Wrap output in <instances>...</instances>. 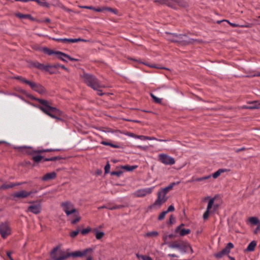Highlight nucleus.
<instances>
[{"label":"nucleus","mask_w":260,"mask_h":260,"mask_svg":"<svg viewBox=\"0 0 260 260\" xmlns=\"http://www.w3.org/2000/svg\"><path fill=\"white\" fill-rule=\"evenodd\" d=\"M179 182H172L171 184H170V185H168L167 187L161 189L160 190V191H161L163 193V194L166 195L168 193V192H169L171 190L173 189L175 185L179 184Z\"/></svg>","instance_id":"aec40b11"},{"label":"nucleus","mask_w":260,"mask_h":260,"mask_svg":"<svg viewBox=\"0 0 260 260\" xmlns=\"http://www.w3.org/2000/svg\"><path fill=\"white\" fill-rule=\"evenodd\" d=\"M174 210H175L174 207L173 205H170L169 207L168 210L166 211L167 212V213H168L169 212H172V211H174Z\"/></svg>","instance_id":"6e6d98bb"},{"label":"nucleus","mask_w":260,"mask_h":260,"mask_svg":"<svg viewBox=\"0 0 260 260\" xmlns=\"http://www.w3.org/2000/svg\"><path fill=\"white\" fill-rule=\"evenodd\" d=\"M57 159H58L57 157H52L51 158H45L44 159V161H55Z\"/></svg>","instance_id":"603ef678"},{"label":"nucleus","mask_w":260,"mask_h":260,"mask_svg":"<svg viewBox=\"0 0 260 260\" xmlns=\"http://www.w3.org/2000/svg\"><path fill=\"white\" fill-rule=\"evenodd\" d=\"M260 107V103L254 101L251 103V105L249 107H247V108L249 109H258Z\"/></svg>","instance_id":"c85d7f7f"},{"label":"nucleus","mask_w":260,"mask_h":260,"mask_svg":"<svg viewBox=\"0 0 260 260\" xmlns=\"http://www.w3.org/2000/svg\"><path fill=\"white\" fill-rule=\"evenodd\" d=\"M183 226H184V224H181L180 226H178L175 230L176 233H179L182 236L186 235L190 233L189 229H181V227Z\"/></svg>","instance_id":"a211bd4d"},{"label":"nucleus","mask_w":260,"mask_h":260,"mask_svg":"<svg viewBox=\"0 0 260 260\" xmlns=\"http://www.w3.org/2000/svg\"><path fill=\"white\" fill-rule=\"evenodd\" d=\"M226 21H227L233 27H236V26H237V24H236L235 23H231V22H230L229 21H228L227 20H226Z\"/></svg>","instance_id":"338daca9"},{"label":"nucleus","mask_w":260,"mask_h":260,"mask_svg":"<svg viewBox=\"0 0 260 260\" xmlns=\"http://www.w3.org/2000/svg\"><path fill=\"white\" fill-rule=\"evenodd\" d=\"M168 198L166 197V195L163 194V193L159 191L157 193V198L152 205V206L160 207L162 204L165 203L168 200Z\"/></svg>","instance_id":"ddd939ff"},{"label":"nucleus","mask_w":260,"mask_h":260,"mask_svg":"<svg viewBox=\"0 0 260 260\" xmlns=\"http://www.w3.org/2000/svg\"><path fill=\"white\" fill-rule=\"evenodd\" d=\"M110 165L109 164V162H108L105 167V174H108L110 171Z\"/></svg>","instance_id":"de8ad7c7"},{"label":"nucleus","mask_w":260,"mask_h":260,"mask_svg":"<svg viewBox=\"0 0 260 260\" xmlns=\"http://www.w3.org/2000/svg\"><path fill=\"white\" fill-rule=\"evenodd\" d=\"M56 56L58 58L64 62H67V61L63 57L67 58L71 61H76L78 60V59L73 58L70 56L68 55V54L59 51H56Z\"/></svg>","instance_id":"dca6fc26"},{"label":"nucleus","mask_w":260,"mask_h":260,"mask_svg":"<svg viewBox=\"0 0 260 260\" xmlns=\"http://www.w3.org/2000/svg\"><path fill=\"white\" fill-rule=\"evenodd\" d=\"M41 22H46V23H50L51 22V20L49 18H46L44 19V20H42L40 21Z\"/></svg>","instance_id":"680f3d73"},{"label":"nucleus","mask_w":260,"mask_h":260,"mask_svg":"<svg viewBox=\"0 0 260 260\" xmlns=\"http://www.w3.org/2000/svg\"><path fill=\"white\" fill-rule=\"evenodd\" d=\"M41 211V205L39 203H33L27 209V212H30L34 214H38Z\"/></svg>","instance_id":"4468645a"},{"label":"nucleus","mask_w":260,"mask_h":260,"mask_svg":"<svg viewBox=\"0 0 260 260\" xmlns=\"http://www.w3.org/2000/svg\"><path fill=\"white\" fill-rule=\"evenodd\" d=\"M57 174L55 172H52L51 173H47L43 176L42 180L44 181H47L49 180H53L56 178Z\"/></svg>","instance_id":"6ab92c4d"},{"label":"nucleus","mask_w":260,"mask_h":260,"mask_svg":"<svg viewBox=\"0 0 260 260\" xmlns=\"http://www.w3.org/2000/svg\"><path fill=\"white\" fill-rule=\"evenodd\" d=\"M50 256L53 260H64L70 256V253H66L59 247H56L50 252Z\"/></svg>","instance_id":"7ed1b4c3"},{"label":"nucleus","mask_w":260,"mask_h":260,"mask_svg":"<svg viewBox=\"0 0 260 260\" xmlns=\"http://www.w3.org/2000/svg\"><path fill=\"white\" fill-rule=\"evenodd\" d=\"M43 51L48 55H52L55 54L56 55V51H54L53 50L50 49L47 47H44L43 48Z\"/></svg>","instance_id":"c756f323"},{"label":"nucleus","mask_w":260,"mask_h":260,"mask_svg":"<svg viewBox=\"0 0 260 260\" xmlns=\"http://www.w3.org/2000/svg\"><path fill=\"white\" fill-rule=\"evenodd\" d=\"M234 247V245L232 243H229L225 247L227 250L230 252V250Z\"/></svg>","instance_id":"49530a36"},{"label":"nucleus","mask_w":260,"mask_h":260,"mask_svg":"<svg viewBox=\"0 0 260 260\" xmlns=\"http://www.w3.org/2000/svg\"><path fill=\"white\" fill-rule=\"evenodd\" d=\"M121 174H122V172L121 171H113L112 172H111L112 175H116L118 177L120 176Z\"/></svg>","instance_id":"8fccbe9b"},{"label":"nucleus","mask_w":260,"mask_h":260,"mask_svg":"<svg viewBox=\"0 0 260 260\" xmlns=\"http://www.w3.org/2000/svg\"><path fill=\"white\" fill-rule=\"evenodd\" d=\"M154 187L146 188L142 189H139L136 192V196L138 197H143L147 194L151 193Z\"/></svg>","instance_id":"2eb2a0df"},{"label":"nucleus","mask_w":260,"mask_h":260,"mask_svg":"<svg viewBox=\"0 0 260 260\" xmlns=\"http://www.w3.org/2000/svg\"><path fill=\"white\" fill-rule=\"evenodd\" d=\"M210 177H211L210 175H208V176L203 177H201V178L192 177V178L189 181V182H194V181H198V182H199V181H204L205 180L208 179L210 178Z\"/></svg>","instance_id":"a878e982"},{"label":"nucleus","mask_w":260,"mask_h":260,"mask_svg":"<svg viewBox=\"0 0 260 260\" xmlns=\"http://www.w3.org/2000/svg\"><path fill=\"white\" fill-rule=\"evenodd\" d=\"M101 9L102 10V12L106 11H109V12H112L115 14H117V12H118L116 9H113L111 8H109V7H102V8H101Z\"/></svg>","instance_id":"7c9ffc66"},{"label":"nucleus","mask_w":260,"mask_h":260,"mask_svg":"<svg viewBox=\"0 0 260 260\" xmlns=\"http://www.w3.org/2000/svg\"><path fill=\"white\" fill-rule=\"evenodd\" d=\"M167 213V212H166V211L162 212L159 214V215L158 216V220H162L165 217Z\"/></svg>","instance_id":"79ce46f5"},{"label":"nucleus","mask_w":260,"mask_h":260,"mask_svg":"<svg viewBox=\"0 0 260 260\" xmlns=\"http://www.w3.org/2000/svg\"><path fill=\"white\" fill-rule=\"evenodd\" d=\"M80 8L93 10V11L98 12H102V9H101V8H95L92 6H80Z\"/></svg>","instance_id":"cd10ccee"},{"label":"nucleus","mask_w":260,"mask_h":260,"mask_svg":"<svg viewBox=\"0 0 260 260\" xmlns=\"http://www.w3.org/2000/svg\"><path fill=\"white\" fill-rule=\"evenodd\" d=\"M158 160L165 165H173L175 163L173 157L164 153L158 155Z\"/></svg>","instance_id":"0eeeda50"},{"label":"nucleus","mask_w":260,"mask_h":260,"mask_svg":"<svg viewBox=\"0 0 260 260\" xmlns=\"http://www.w3.org/2000/svg\"><path fill=\"white\" fill-rule=\"evenodd\" d=\"M150 96L152 98V99L153 100V101L155 103H157V104H160L161 103V101H162L161 99L156 97L155 95H154L152 93L150 94Z\"/></svg>","instance_id":"c9c22d12"},{"label":"nucleus","mask_w":260,"mask_h":260,"mask_svg":"<svg viewBox=\"0 0 260 260\" xmlns=\"http://www.w3.org/2000/svg\"><path fill=\"white\" fill-rule=\"evenodd\" d=\"M73 218L71 220V223L72 224H75L81 220V217L80 216L78 211L76 213H74L73 216Z\"/></svg>","instance_id":"5701e85b"},{"label":"nucleus","mask_w":260,"mask_h":260,"mask_svg":"<svg viewBox=\"0 0 260 260\" xmlns=\"http://www.w3.org/2000/svg\"><path fill=\"white\" fill-rule=\"evenodd\" d=\"M90 229H83V230H82L81 231V233L82 235H86L87 233H88L90 232Z\"/></svg>","instance_id":"3c124183"},{"label":"nucleus","mask_w":260,"mask_h":260,"mask_svg":"<svg viewBox=\"0 0 260 260\" xmlns=\"http://www.w3.org/2000/svg\"><path fill=\"white\" fill-rule=\"evenodd\" d=\"M224 172V170L223 169H219L218 171L215 172L213 174L212 177L214 178H217L218 176H220V175Z\"/></svg>","instance_id":"f704fd0d"},{"label":"nucleus","mask_w":260,"mask_h":260,"mask_svg":"<svg viewBox=\"0 0 260 260\" xmlns=\"http://www.w3.org/2000/svg\"><path fill=\"white\" fill-rule=\"evenodd\" d=\"M61 206L67 216H69L71 214L76 213L78 211V210L75 208L74 205L69 201L62 203Z\"/></svg>","instance_id":"423d86ee"},{"label":"nucleus","mask_w":260,"mask_h":260,"mask_svg":"<svg viewBox=\"0 0 260 260\" xmlns=\"http://www.w3.org/2000/svg\"><path fill=\"white\" fill-rule=\"evenodd\" d=\"M80 76L83 82L93 89H96L98 87H106V86L101 84L96 77L92 74L83 72Z\"/></svg>","instance_id":"f03ea898"},{"label":"nucleus","mask_w":260,"mask_h":260,"mask_svg":"<svg viewBox=\"0 0 260 260\" xmlns=\"http://www.w3.org/2000/svg\"><path fill=\"white\" fill-rule=\"evenodd\" d=\"M249 221L253 224H258L260 222L258 218L255 217H250Z\"/></svg>","instance_id":"72a5a7b5"},{"label":"nucleus","mask_w":260,"mask_h":260,"mask_svg":"<svg viewBox=\"0 0 260 260\" xmlns=\"http://www.w3.org/2000/svg\"><path fill=\"white\" fill-rule=\"evenodd\" d=\"M221 253H222V255H224L226 254H229L230 252L227 250V249L224 248L223 249H222L221 251Z\"/></svg>","instance_id":"13d9d810"},{"label":"nucleus","mask_w":260,"mask_h":260,"mask_svg":"<svg viewBox=\"0 0 260 260\" xmlns=\"http://www.w3.org/2000/svg\"><path fill=\"white\" fill-rule=\"evenodd\" d=\"M80 232V230L79 229H78L76 231H72L70 233V236L74 238H75V237H76L79 233V232Z\"/></svg>","instance_id":"58836bf2"},{"label":"nucleus","mask_w":260,"mask_h":260,"mask_svg":"<svg viewBox=\"0 0 260 260\" xmlns=\"http://www.w3.org/2000/svg\"><path fill=\"white\" fill-rule=\"evenodd\" d=\"M92 251L91 248H88L81 251H76L70 253V256L74 257L86 256Z\"/></svg>","instance_id":"f8f14e48"},{"label":"nucleus","mask_w":260,"mask_h":260,"mask_svg":"<svg viewBox=\"0 0 260 260\" xmlns=\"http://www.w3.org/2000/svg\"><path fill=\"white\" fill-rule=\"evenodd\" d=\"M158 235V233L156 231H152L150 232H148L145 234V237H155Z\"/></svg>","instance_id":"473e14b6"},{"label":"nucleus","mask_w":260,"mask_h":260,"mask_svg":"<svg viewBox=\"0 0 260 260\" xmlns=\"http://www.w3.org/2000/svg\"><path fill=\"white\" fill-rule=\"evenodd\" d=\"M176 237V235L174 234H170L168 236H164L163 237V240L165 242V244H167L169 245V243H171L169 241L172 240L173 239Z\"/></svg>","instance_id":"393cba45"},{"label":"nucleus","mask_w":260,"mask_h":260,"mask_svg":"<svg viewBox=\"0 0 260 260\" xmlns=\"http://www.w3.org/2000/svg\"><path fill=\"white\" fill-rule=\"evenodd\" d=\"M105 234L103 232H97L95 234L96 238L98 240L101 239L104 236Z\"/></svg>","instance_id":"ea45409f"},{"label":"nucleus","mask_w":260,"mask_h":260,"mask_svg":"<svg viewBox=\"0 0 260 260\" xmlns=\"http://www.w3.org/2000/svg\"><path fill=\"white\" fill-rule=\"evenodd\" d=\"M36 191H27L24 190L13 193L11 196L14 200L16 201V199H25L29 196L31 193H35Z\"/></svg>","instance_id":"1a4fd4ad"},{"label":"nucleus","mask_w":260,"mask_h":260,"mask_svg":"<svg viewBox=\"0 0 260 260\" xmlns=\"http://www.w3.org/2000/svg\"><path fill=\"white\" fill-rule=\"evenodd\" d=\"M259 231H260V222L258 224L257 228L254 230V234H257Z\"/></svg>","instance_id":"bf43d9fd"},{"label":"nucleus","mask_w":260,"mask_h":260,"mask_svg":"<svg viewBox=\"0 0 260 260\" xmlns=\"http://www.w3.org/2000/svg\"><path fill=\"white\" fill-rule=\"evenodd\" d=\"M64 41H66V43H77V40L76 39H66L64 38Z\"/></svg>","instance_id":"a18cd8bd"},{"label":"nucleus","mask_w":260,"mask_h":260,"mask_svg":"<svg viewBox=\"0 0 260 260\" xmlns=\"http://www.w3.org/2000/svg\"><path fill=\"white\" fill-rule=\"evenodd\" d=\"M108 146H110L113 148H119V146L117 144H114L111 142H109Z\"/></svg>","instance_id":"5fc2aeb1"},{"label":"nucleus","mask_w":260,"mask_h":260,"mask_svg":"<svg viewBox=\"0 0 260 260\" xmlns=\"http://www.w3.org/2000/svg\"><path fill=\"white\" fill-rule=\"evenodd\" d=\"M102 87H98V89H94V90H96L97 94L100 96H102L104 95L105 93L102 92V90L100 89Z\"/></svg>","instance_id":"09e8293b"},{"label":"nucleus","mask_w":260,"mask_h":260,"mask_svg":"<svg viewBox=\"0 0 260 260\" xmlns=\"http://www.w3.org/2000/svg\"><path fill=\"white\" fill-rule=\"evenodd\" d=\"M169 247L171 248H176L182 252H188L189 250L192 251V248L186 242L183 241H174L171 243H169Z\"/></svg>","instance_id":"20e7f679"},{"label":"nucleus","mask_w":260,"mask_h":260,"mask_svg":"<svg viewBox=\"0 0 260 260\" xmlns=\"http://www.w3.org/2000/svg\"><path fill=\"white\" fill-rule=\"evenodd\" d=\"M186 36L183 35H174L172 36V38L170 39L172 42H184V43H187L189 42L185 40Z\"/></svg>","instance_id":"f3484780"},{"label":"nucleus","mask_w":260,"mask_h":260,"mask_svg":"<svg viewBox=\"0 0 260 260\" xmlns=\"http://www.w3.org/2000/svg\"><path fill=\"white\" fill-rule=\"evenodd\" d=\"M223 255H222V253L221 251L216 253L215 254V256L217 258H221Z\"/></svg>","instance_id":"4d7b16f0"},{"label":"nucleus","mask_w":260,"mask_h":260,"mask_svg":"<svg viewBox=\"0 0 260 260\" xmlns=\"http://www.w3.org/2000/svg\"><path fill=\"white\" fill-rule=\"evenodd\" d=\"M135 138H137V139H139L142 141H145V140H157L159 141H165L164 140H157L156 138H155L154 137L145 136H143V135H136L135 136Z\"/></svg>","instance_id":"412c9836"},{"label":"nucleus","mask_w":260,"mask_h":260,"mask_svg":"<svg viewBox=\"0 0 260 260\" xmlns=\"http://www.w3.org/2000/svg\"><path fill=\"white\" fill-rule=\"evenodd\" d=\"M0 234L3 238H7L11 234V230L7 223L0 224Z\"/></svg>","instance_id":"9d476101"},{"label":"nucleus","mask_w":260,"mask_h":260,"mask_svg":"<svg viewBox=\"0 0 260 260\" xmlns=\"http://www.w3.org/2000/svg\"><path fill=\"white\" fill-rule=\"evenodd\" d=\"M35 100L41 104L38 107L41 110L50 117L56 119V121L62 120V117H64V114L60 110L51 106L49 101L38 98L35 99Z\"/></svg>","instance_id":"f257e3e1"},{"label":"nucleus","mask_w":260,"mask_h":260,"mask_svg":"<svg viewBox=\"0 0 260 260\" xmlns=\"http://www.w3.org/2000/svg\"><path fill=\"white\" fill-rule=\"evenodd\" d=\"M106 208H108L110 210H115V209H120L122 207V206L121 205H119V206H117V205H115V206H110L109 207H105Z\"/></svg>","instance_id":"c03bdc74"},{"label":"nucleus","mask_w":260,"mask_h":260,"mask_svg":"<svg viewBox=\"0 0 260 260\" xmlns=\"http://www.w3.org/2000/svg\"><path fill=\"white\" fill-rule=\"evenodd\" d=\"M43 158V157L41 155H36L32 157L33 160L36 162H40Z\"/></svg>","instance_id":"4c0bfd02"},{"label":"nucleus","mask_w":260,"mask_h":260,"mask_svg":"<svg viewBox=\"0 0 260 260\" xmlns=\"http://www.w3.org/2000/svg\"><path fill=\"white\" fill-rule=\"evenodd\" d=\"M138 257L141 258L142 260H152V258L149 256L143 255L140 256L137 255Z\"/></svg>","instance_id":"37998d69"},{"label":"nucleus","mask_w":260,"mask_h":260,"mask_svg":"<svg viewBox=\"0 0 260 260\" xmlns=\"http://www.w3.org/2000/svg\"><path fill=\"white\" fill-rule=\"evenodd\" d=\"M256 245V243L255 241H253L251 242L248 245L246 250L248 251H252L254 250V248Z\"/></svg>","instance_id":"bb28decb"},{"label":"nucleus","mask_w":260,"mask_h":260,"mask_svg":"<svg viewBox=\"0 0 260 260\" xmlns=\"http://www.w3.org/2000/svg\"><path fill=\"white\" fill-rule=\"evenodd\" d=\"M35 66L39 69H44V70H47L49 66H45L43 64H42L41 63H39L38 62H36L34 63Z\"/></svg>","instance_id":"2f4dec72"},{"label":"nucleus","mask_w":260,"mask_h":260,"mask_svg":"<svg viewBox=\"0 0 260 260\" xmlns=\"http://www.w3.org/2000/svg\"><path fill=\"white\" fill-rule=\"evenodd\" d=\"M15 15L21 19L27 18L30 19L31 20L34 21L35 19L29 14H23L20 13H17L15 14Z\"/></svg>","instance_id":"4be33fe9"},{"label":"nucleus","mask_w":260,"mask_h":260,"mask_svg":"<svg viewBox=\"0 0 260 260\" xmlns=\"http://www.w3.org/2000/svg\"><path fill=\"white\" fill-rule=\"evenodd\" d=\"M165 4L169 7L176 8L177 5L185 7L187 4L183 0H166Z\"/></svg>","instance_id":"9b49d317"},{"label":"nucleus","mask_w":260,"mask_h":260,"mask_svg":"<svg viewBox=\"0 0 260 260\" xmlns=\"http://www.w3.org/2000/svg\"><path fill=\"white\" fill-rule=\"evenodd\" d=\"M168 256L172 257H177V255L175 254H168Z\"/></svg>","instance_id":"774afa93"},{"label":"nucleus","mask_w":260,"mask_h":260,"mask_svg":"<svg viewBox=\"0 0 260 260\" xmlns=\"http://www.w3.org/2000/svg\"><path fill=\"white\" fill-rule=\"evenodd\" d=\"M17 79L20 80L21 81L24 82L25 83V81H28L27 80L24 79V78L22 77H18L16 78Z\"/></svg>","instance_id":"052dcab7"},{"label":"nucleus","mask_w":260,"mask_h":260,"mask_svg":"<svg viewBox=\"0 0 260 260\" xmlns=\"http://www.w3.org/2000/svg\"><path fill=\"white\" fill-rule=\"evenodd\" d=\"M25 84H28L32 90L41 94L46 93L45 88L40 84L29 81H25Z\"/></svg>","instance_id":"6e6552de"},{"label":"nucleus","mask_w":260,"mask_h":260,"mask_svg":"<svg viewBox=\"0 0 260 260\" xmlns=\"http://www.w3.org/2000/svg\"><path fill=\"white\" fill-rule=\"evenodd\" d=\"M58 67H60L61 68H62V69H63V70H68V69H67V68L64 66H63V65H59V64H57V65H56V67H58Z\"/></svg>","instance_id":"0e129e2a"},{"label":"nucleus","mask_w":260,"mask_h":260,"mask_svg":"<svg viewBox=\"0 0 260 260\" xmlns=\"http://www.w3.org/2000/svg\"><path fill=\"white\" fill-rule=\"evenodd\" d=\"M41 6H43V7H47V8H49L50 5L48 3H47V2H42Z\"/></svg>","instance_id":"864d4df0"},{"label":"nucleus","mask_w":260,"mask_h":260,"mask_svg":"<svg viewBox=\"0 0 260 260\" xmlns=\"http://www.w3.org/2000/svg\"><path fill=\"white\" fill-rule=\"evenodd\" d=\"M108 143H109V142H107L105 141H103L101 142L102 144H103L104 145H106V146H108Z\"/></svg>","instance_id":"69168bd1"},{"label":"nucleus","mask_w":260,"mask_h":260,"mask_svg":"<svg viewBox=\"0 0 260 260\" xmlns=\"http://www.w3.org/2000/svg\"><path fill=\"white\" fill-rule=\"evenodd\" d=\"M54 40L57 42H62L63 43H66V41L63 40H64V39H56Z\"/></svg>","instance_id":"e2e57ef3"},{"label":"nucleus","mask_w":260,"mask_h":260,"mask_svg":"<svg viewBox=\"0 0 260 260\" xmlns=\"http://www.w3.org/2000/svg\"><path fill=\"white\" fill-rule=\"evenodd\" d=\"M215 198L210 199L208 202L206 211L204 212L203 217L206 220L209 216L210 214L214 213L218 208L219 205L217 204H214Z\"/></svg>","instance_id":"39448f33"},{"label":"nucleus","mask_w":260,"mask_h":260,"mask_svg":"<svg viewBox=\"0 0 260 260\" xmlns=\"http://www.w3.org/2000/svg\"><path fill=\"white\" fill-rule=\"evenodd\" d=\"M53 151L52 149H38L34 151V153H41L43 152H51Z\"/></svg>","instance_id":"e433bc0d"},{"label":"nucleus","mask_w":260,"mask_h":260,"mask_svg":"<svg viewBox=\"0 0 260 260\" xmlns=\"http://www.w3.org/2000/svg\"><path fill=\"white\" fill-rule=\"evenodd\" d=\"M22 183H18L17 184L10 183V184H4L0 186V189H6L10 188H12L16 185H19L22 184Z\"/></svg>","instance_id":"b1692460"},{"label":"nucleus","mask_w":260,"mask_h":260,"mask_svg":"<svg viewBox=\"0 0 260 260\" xmlns=\"http://www.w3.org/2000/svg\"><path fill=\"white\" fill-rule=\"evenodd\" d=\"M136 166H124L122 167L124 169L127 171H133L134 169L136 168Z\"/></svg>","instance_id":"a19ab883"}]
</instances>
